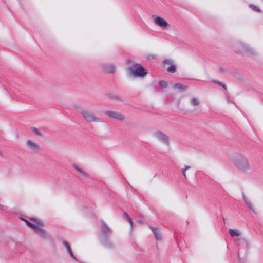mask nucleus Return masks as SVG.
<instances>
[{
  "label": "nucleus",
  "mask_w": 263,
  "mask_h": 263,
  "mask_svg": "<svg viewBox=\"0 0 263 263\" xmlns=\"http://www.w3.org/2000/svg\"><path fill=\"white\" fill-rule=\"evenodd\" d=\"M127 63L128 66L126 69V72L129 78L142 79L146 76L147 69L143 67L140 64L130 60H128Z\"/></svg>",
  "instance_id": "nucleus-1"
},
{
  "label": "nucleus",
  "mask_w": 263,
  "mask_h": 263,
  "mask_svg": "<svg viewBox=\"0 0 263 263\" xmlns=\"http://www.w3.org/2000/svg\"><path fill=\"white\" fill-rule=\"evenodd\" d=\"M32 222L25 220L27 225L30 228L34 229L36 233L44 240H51V236L48 233L47 231L44 229V223L38 219L31 218Z\"/></svg>",
  "instance_id": "nucleus-2"
},
{
  "label": "nucleus",
  "mask_w": 263,
  "mask_h": 263,
  "mask_svg": "<svg viewBox=\"0 0 263 263\" xmlns=\"http://www.w3.org/2000/svg\"><path fill=\"white\" fill-rule=\"evenodd\" d=\"M231 159L236 167L240 171L248 172L250 170L249 160L241 153H235L231 156Z\"/></svg>",
  "instance_id": "nucleus-3"
},
{
  "label": "nucleus",
  "mask_w": 263,
  "mask_h": 263,
  "mask_svg": "<svg viewBox=\"0 0 263 263\" xmlns=\"http://www.w3.org/2000/svg\"><path fill=\"white\" fill-rule=\"evenodd\" d=\"M233 50L235 52L241 54L246 52L252 58H255L257 55V52L254 49L241 42H237L234 43Z\"/></svg>",
  "instance_id": "nucleus-4"
},
{
  "label": "nucleus",
  "mask_w": 263,
  "mask_h": 263,
  "mask_svg": "<svg viewBox=\"0 0 263 263\" xmlns=\"http://www.w3.org/2000/svg\"><path fill=\"white\" fill-rule=\"evenodd\" d=\"M80 113L84 120L87 123L100 122V119L90 108H83L80 110Z\"/></svg>",
  "instance_id": "nucleus-5"
},
{
  "label": "nucleus",
  "mask_w": 263,
  "mask_h": 263,
  "mask_svg": "<svg viewBox=\"0 0 263 263\" xmlns=\"http://www.w3.org/2000/svg\"><path fill=\"white\" fill-rule=\"evenodd\" d=\"M154 24L162 30H169L171 28V25L164 18L156 15L152 16Z\"/></svg>",
  "instance_id": "nucleus-6"
},
{
  "label": "nucleus",
  "mask_w": 263,
  "mask_h": 263,
  "mask_svg": "<svg viewBox=\"0 0 263 263\" xmlns=\"http://www.w3.org/2000/svg\"><path fill=\"white\" fill-rule=\"evenodd\" d=\"M162 67L170 73L176 72L177 66L174 61L171 58H165L161 63Z\"/></svg>",
  "instance_id": "nucleus-7"
},
{
  "label": "nucleus",
  "mask_w": 263,
  "mask_h": 263,
  "mask_svg": "<svg viewBox=\"0 0 263 263\" xmlns=\"http://www.w3.org/2000/svg\"><path fill=\"white\" fill-rule=\"evenodd\" d=\"M154 137L158 139L164 145H168L170 144L169 137L161 131H157L152 134Z\"/></svg>",
  "instance_id": "nucleus-8"
},
{
  "label": "nucleus",
  "mask_w": 263,
  "mask_h": 263,
  "mask_svg": "<svg viewBox=\"0 0 263 263\" xmlns=\"http://www.w3.org/2000/svg\"><path fill=\"white\" fill-rule=\"evenodd\" d=\"M104 114L109 118H113L121 122L125 120V116L121 113L116 111L106 110Z\"/></svg>",
  "instance_id": "nucleus-9"
},
{
  "label": "nucleus",
  "mask_w": 263,
  "mask_h": 263,
  "mask_svg": "<svg viewBox=\"0 0 263 263\" xmlns=\"http://www.w3.org/2000/svg\"><path fill=\"white\" fill-rule=\"evenodd\" d=\"M26 145L28 150L34 153L38 152L41 149L40 145L30 139L26 141Z\"/></svg>",
  "instance_id": "nucleus-10"
},
{
  "label": "nucleus",
  "mask_w": 263,
  "mask_h": 263,
  "mask_svg": "<svg viewBox=\"0 0 263 263\" xmlns=\"http://www.w3.org/2000/svg\"><path fill=\"white\" fill-rule=\"evenodd\" d=\"M242 198L247 208L249 209L254 214L257 215V212L255 207V205L252 202L251 200L249 198H248L247 196H246L244 193H242Z\"/></svg>",
  "instance_id": "nucleus-11"
},
{
  "label": "nucleus",
  "mask_w": 263,
  "mask_h": 263,
  "mask_svg": "<svg viewBox=\"0 0 263 263\" xmlns=\"http://www.w3.org/2000/svg\"><path fill=\"white\" fill-rule=\"evenodd\" d=\"M149 228L155 236V238L157 241H161L162 240V233L160 229L157 227L149 226Z\"/></svg>",
  "instance_id": "nucleus-12"
},
{
  "label": "nucleus",
  "mask_w": 263,
  "mask_h": 263,
  "mask_svg": "<svg viewBox=\"0 0 263 263\" xmlns=\"http://www.w3.org/2000/svg\"><path fill=\"white\" fill-rule=\"evenodd\" d=\"M104 72L108 73H114L116 70V66L113 64H105L102 65Z\"/></svg>",
  "instance_id": "nucleus-13"
},
{
  "label": "nucleus",
  "mask_w": 263,
  "mask_h": 263,
  "mask_svg": "<svg viewBox=\"0 0 263 263\" xmlns=\"http://www.w3.org/2000/svg\"><path fill=\"white\" fill-rule=\"evenodd\" d=\"M101 232L105 236H107L110 233V229L105 223H102L101 226Z\"/></svg>",
  "instance_id": "nucleus-14"
},
{
  "label": "nucleus",
  "mask_w": 263,
  "mask_h": 263,
  "mask_svg": "<svg viewBox=\"0 0 263 263\" xmlns=\"http://www.w3.org/2000/svg\"><path fill=\"white\" fill-rule=\"evenodd\" d=\"M188 86L184 85L181 83H177L174 85L173 88L174 89H178L181 91H183L187 88Z\"/></svg>",
  "instance_id": "nucleus-15"
},
{
  "label": "nucleus",
  "mask_w": 263,
  "mask_h": 263,
  "mask_svg": "<svg viewBox=\"0 0 263 263\" xmlns=\"http://www.w3.org/2000/svg\"><path fill=\"white\" fill-rule=\"evenodd\" d=\"M228 231L230 235L232 237H239L240 235V232L238 230L229 229Z\"/></svg>",
  "instance_id": "nucleus-16"
},
{
  "label": "nucleus",
  "mask_w": 263,
  "mask_h": 263,
  "mask_svg": "<svg viewBox=\"0 0 263 263\" xmlns=\"http://www.w3.org/2000/svg\"><path fill=\"white\" fill-rule=\"evenodd\" d=\"M63 244L65 246L66 248V249L67 250V252H68V254L70 255V256L72 258H73L74 259L76 260L77 259L75 257V256L73 255V253L72 252L71 249L70 248V246L68 244V242H67L66 241H63Z\"/></svg>",
  "instance_id": "nucleus-17"
},
{
  "label": "nucleus",
  "mask_w": 263,
  "mask_h": 263,
  "mask_svg": "<svg viewBox=\"0 0 263 263\" xmlns=\"http://www.w3.org/2000/svg\"><path fill=\"white\" fill-rule=\"evenodd\" d=\"M73 167L77 170L78 172L81 174L83 176H87V173H85L84 171H83L81 168H80L77 165L73 164Z\"/></svg>",
  "instance_id": "nucleus-18"
},
{
  "label": "nucleus",
  "mask_w": 263,
  "mask_h": 263,
  "mask_svg": "<svg viewBox=\"0 0 263 263\" xmlns=\"http://www.w3.org/2000/svg\"><path fill=\"white\" fill-rule=\"evenodd\" d=\"M212 82L221 86L223 88V89H224L225 90H227V86L224 83H222L219 81L215 80H212Z\"/></svg>",
  "instance_id": "nucleus-19"
},
{
  "label": "nucleus",
  "mask_w": 263,
  "mask_h": 263,
  "mask_svg": "<svg viewBox=\"0 0 263 263\" xmlns=\"http://www.w3.org/2000/svg\"><path fill=\"white\" fill-rule=\"evenodd\" d=\"M236 242L237 244V245H238V246H240L241 243H244L245 245V246H247V242L246 239L243 237H240V238H238L237 240H236Z\"/></svg>",
  "instance_id": "nucleus-20"
},
{
  "label": "nucleus",
  "mask_w": 263,
  "mask_h": 263,
  "mask_svg": "<svg viewBox=\"0 0 263 263\" xmlns=\"http://www.w3.org/2000/svg\"><path fill=\"white\" fill-rule=\"evenodd\" d=\"M159 84L163 88H166L168 86L167 82L164 80H160L159 81Z\"/></svg>",
  "instance_id": "nucleus-21"
},
{
  "label": "nucleus",
  "mask_w": 263,
  "mask_h": 263,
  "mask_svg": "<svg viewBox=\"0 0 263 263\" xmlns=\"http://www.w3.org/2000/svg\"><path fill=\"white\" fill-rule=\"evenodd\" d=\"M249 7L250 8L252 9L253 11H256L257 12H261V10L257 6L253 5V4H250L249 5Z\"/></svg>",
  "instance_id": "nucleus-22"
},
{
  "label": "nucleus",
  "mask_w": 263,
  "mask_h": 263,
  "mask_svg": "<svg viewBox=\"0 0 263 263\" xmlns=\"http://www.w3.org/2000/svg\"><path fill=\"white\" fill-rule=\"evenodd\" d=\"M31 130L36 135L39 136L40 137H42V134L38 130V129L35 127H32L31 128Z\"/></svg>",
  "instance_id": "nucleus-23"
},
{
  "label": "nucleus",
  "mask_w": 263,
  "mask_h": 263,
  "mask_svg": "<svg viewBox=\"0 0 263 263\" xmlns=\"http://www.w3.org/2000/svg\"><path fill=\"white\" fill-rule=\"evenodd\" d=\"M191 103L193 106H197L199 104V102L196 98H192L191 100Z\"/></svg>",
  "instance_id": "nucleus-24"
},
{
  "label": "nucleus",
  "mask_w": 263,
  "mask_h": 263,
  "mask_svg": "<svg viewBox=\"0 0 263 263\" xmlns=\"http://www.w3.org/2000/svg\"><path fill=\"white\" fill-rule=\"evenodd\" d=\"M191 168L190 166H187V165H185L184 166V168L182 169L181 170V172L183 175V176L186 178V171L190 169Z\"/></svg>",
  "instance_id": "nucleus-25"
},
{
  "label": "nucleus",
  "mask_w": 263,
  "mask_h": 263,
  "mask_svg": "<svg viewBox=\"0 0 263 263\" xmlns=\"http://www.w3.org/2000/svg\"><path fill=\"white\" fill-rule=\"evenodd\" d=\"M157 58L156 54H149V61L151 60L155 59Z\"/></svg>",
  "instance_id": "nucleus-26"
},
{
  "label": "nucleus",
  "mask_w": 263,
  "mask_h": 263,
  "mask_svg": "<svg viewBox=\"0 0 263 263\" xmlns=\"http://www.w3.org/2000/svg\"><path fill=\"white\" fill-rule=\"evenodd\" d=\"M110 97L115 100H116L122 101L121 98L118 96H112Z\"/></svg>",
  "instance_id": "nucleus-27"
},
{
  "label": "nucleus",
  "mask_w": 263,
  "mask_h": 263,
  "mask_svg": "<svg viewBox=\"0 0 263 263\" xmlns=\"http://www.w3.org/2000/svg\"><path fill=\"white\" fill-rule=\"evenodd\" d=\"M104 245H105L106 247H107L108 248L112 247V243L108 241H107L106 242L104 243Z\"/></svg>",
  "instance_id": "nucleus-28"
},
{
  "label": "nucleus",
  "mask_w": 263,
  "mask_h": 263,
  "mask_svg": "<svg viewBox=\"0 0 263 263\" xmlns=\"http://www.w3.org/2000/svg\"><path fill=\"white\" fill-rule=\"evenodd\" d=\"M126 219L128 221L129 223H130L131 228L133 229V223L132 218L130 217H128Z\"/></svg>",
  "instance_id": "nucleus-29"
},
{
  "label": "nucleus",
  "mask_w": 263,
  "mask_h": 263,
  "mask_svg": "<svg viewBox=\"0 0 263 263\" xmlns=\"http://www.w3.org/2000/svg\"><path fill=\"white\" fill-rule=\"evenodd\" d=\"M226 101L228 103H234V102L231 100L229 96H227Z\"/></svg>",
  "instance_id": "nucleus-30"
},
{
  "label": "nucleus",
  "mask_w": 263,
  "mask_h": 263,
  "mask_svg": "<svg viewBox=\"0 0 263 263\" xmlns=\"http://www.w3.org/2000/svg\"><path fill=\"white\" fill-rule=\"evenodd\" d=\"M219 71L220 73H223V72H224L226 71V70H225L224 68H223V67H220L219 68Z\"/></svg>",
  "instance_id": "nucleus-31"
},
{
  "label": "nucleus",
  "mask_w": 263,
  "mask_h": 263,
  "mask_svg": "<svg viewBox=\"0 0 263 263\" xmlns=\"http://www.w3.org/2000/svg\"><path fill=\"white\" fill-rule=\"evenodd\" d=\"M73 107L77 109H81V110L82 109H81V106L78 104H74L73 105Z\"/></svg>",
  "instance_id": "nucleus-32"
},
{
  "label": "nucleus",
  "mask_w": 263,
  "mask_h": 263,
  "mask_svg": "<svg viewBox=\"0 0 263 263\" xmlns=\"http://www.w3.org/2000/svg\"><path fill=\"white\" fill-rule=\"evenodd\" d=\"M124 216L125 218H127L129 217L128 215L126 213H124Z\"/></svg>",
  "instance_id": "nucleus-33"
},
{
  "label": "nucleus",
  "mask_w": 263,
  "mask_h": 263,
  "mask_svg": "<svg viewBox=\"0 0 263 263\" xmlns=\"http://www.w3.org/2000/svg\"><path fill=\"white\" fill-rule=\"evenodd\" d=\"M4 154L0 150V156L1 157H4Z\"/></svg>",
  "instance_id": "nucleus-34"
},
{
  "label": "nucleus",
  "mask_w": 263,
  "mask_h": 263,
  "mask_svg": "<svg viewBox=\"0 0 263 263\" xmlns=\"http://www.w3.org/2000/svg\"><path fill=\"white\" fill-rule=\"evenodd\" d=\"M0 208L2 209H4L6 208V207L4 205H1L0 204Z\"/></svg>",
  "instance_id": "nucleus-35"
},
{
  "label": "nucleus",
  "mask_w": 263,
  "mask_h": 263,
  "mask_svg": "<svg viewBox=\"0 0 263 263\" xmlns=\"http://www.w3.org/2000/svg\"><path fill=\"white\" fill-rule=\"evenodd\" d=\"M137 222L138 223H142V221H141V220H137Z\"/></svg>",
  "instance_id": "nucleus-36"
},
{
  "label": "nucleus",
  "mask_w": 263,
  "mask_h": 263,
  "mask_svg": "<svg viewBox=\"0 0 263 263\" xmlns=\"http://www.w3.org/2000/svg\"><path fill=\"white\" fill-rule=\"evenodd\" d=\"M238 256H239V252H238Z\"/></svg>",
  "instance_id": "nucleus-37"
},
{
  "label": "nucleus",
  "mask_w": 263,
  "mask_h": 263,
  "mask_svg": "<svg viewBox=\"0 0 263 263\" xmlns=\"http://www.w3.org/2000/svg\"><path fill=\"white\" fill-rule=\"evenodd\" d=\"M263 1V0H262Z\"/></svg>",
  "instance_id": "nucleus-38"
}]
</instances>
